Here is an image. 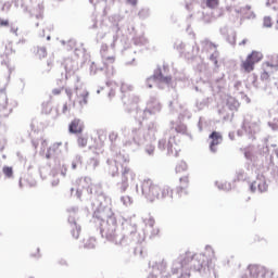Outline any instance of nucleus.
<instances>
[{"label":"nucleus","mask_w":278,"mask_h":278,"mask_svg":"<svg viewBox=\"0 0 278 278\" xmlns=\"http://www.w3.org/2000/svg\"><path fill=\"white\" fill-rule=\"evenodd\" d=\"M141 192L149 203L156 201H173V189L168 186L160 187L151 179H144L141 184Z\"/></svg>","instance_id":"1"},{"label":"nucleus","mask_w":278,"mask_h":278,"mask_svg":"<svg viewBox=\"0 0 278 278\" xmlns=\"http://www.w3.org/2000/svg\"><path fill=\"white\" fill-rule=\"evenodd\" d=\"M211 142H210V150L212 151V153H216L218 151V144H220V142H223V135H220V132L218 131H213L210 136H208Z\"/></svg>","instance_id":"2"},{"label":"nucleus","mask_w":278,"mask_h":278,"mask_svg":"<svg viewBox=\"0 0 278 278\" xmlns=\"http://www.w3.org/2000/svg\"><path fill=\"white\" fill-rule=\"evenodd\" d=\"M250 190L252 192H255V190H258V192H266L268 190V184H266V178L258 177L256 180H254L251 186Z\"/></svg>","instance_id":"3"},{"label":"nucleus","mask_w":278,"mask_h":278,"mask_svg":"<svg viewBox=\"0 0 278 278\" xmlns=\"http://www.w3.org/2000/svg\"><path fill=\"white\" fill-rule=\"evenodd\" d=\"M180 186L177 187V194L182 197L184 194H188V187L190 186V178L188 175H185L179 178Z\"/></svg>","instance_id":"4"},{"label":"nucleus","mask_w":278,"mask_h":278,"mask_svg":"<svg viewBox=\"0 0 278 278\" xmlns=\"http://www.w3.org/2000/svg\"><path fill=\"white\" fill-rule=\"evenodd\" d=\"M205 266V255L199 254L193 255V258L191 260L190 268L193 270H201Z\"/></svg>","instance_id":"5"},{"label":"nucleus","mask_w":278,"mask_h":278,"mask_svg":"<svg viewBox=\"0 0 278 278\" xmlns=\"http://www.w3.org/2000/svg\"><path fill=\"white\" fill-rule=\"evenodd\" d=\"M248 270L250 273V277L256 278V277H266V268L264 266L260 265H250L248 267Z\"/></svg>","instance_id":"6"},{"label":"nucleus","mask_w":278,"mask_h":278,"mask_svg":"<svg viewBox=\"0 0 278 278\" xmlns=\"http://www.w3.org/2000/svg\"><path fill=\"white\" fill-rule=\"evenodd\" d=\"M70 134H81L84 131V122L79 118H75L70 123Z\"/></svg>","instance_id":"7"},{"label":"nucleus","mask_w":278,"mask_h":278,"mask_svg":"<svg viewBox=\"0 0 278 278\" xmlns=\"http://www.w3.org/2000/svg\"><path fill=\"white\" fill-rule=\"evenodd\" d=\"M62 153V142H55L48 148L46 153L47 160H51V157H55V155H60Z\"/></svg>","instance_id":"8"},{"label":"nucleus","mask_w":278,"mask_h":278,"mask_svg":"<svg viewBox=\"0 0 278 278\" xmlns=\"http://www.w3.org/2000/svg\"><path fill=\"white\" fill-rule=\"evenodd\" d=\"M167 151L172 155H175V157H177V155H179V153L181 152V147L175 141V137L169 138Z\"/></svg>","instance_id":"9"},{"label":"nucleus","mask_w":278,"mask_h":278,"mask_svg":"<svg viewBox=\"0 0 278 278\" xmlns=\"http://www.w3.org/2000/svg\"><path fill=\"white\" fill-rule=\"evenodd\" d=\"M154 79L159 81L160 84H170L173 81V76H164L162 73V68H157L154 74Z\"/></svg>","instance_id":"10"},{"label":"nucleus","mask_w":278,"mask_h":278,"mask_svg":"<svg viewBox=\"0 0 278 278\" xmlns=\"http://www.w3.org/2000/svg\"><path fill=\"white\" fill-rule=\"evenodd\" d=\"M103 233L105 236V238L108 240H111L112 242H114V240H116V224L113 225H108L106 228L103 229Z\"/></svg>","instance_id":"11"},{"label":"nucleus","mask_w":278,"mask_h":278,"mask_svg":"<svg viewBox=\"0 0 278 278\" xmlns=\"http://www.w3.org/2000/svg\"><path fill=\"white\" fill-rule=\"evenodd\" d=\"M88 91L86 89H81L77 92V99L76 102L80 105V108H84V105H88Z\"/></svg>","instance_id":"12"},{"label":"nucleus","mask_w":278,"mask_h":278,"mask_svg":"<svg viewBox=\"0 0 278 278\" xmlns=\"http://www.w3.org/2000/svg\"><path fill=\"white\" fill-rule=\"evenodd\" d=\"M241 68L244 73H253V71H255V64L247 56L245 60L241 62Z\"/></svg>","instance_id":"13"},{"label":"nucleus","mask_w":278,"mask_h":278,"mask_svg":"<svg viewBox=\"0 0 278 278\" xmlns=\"http://www.w3.org/2000/svg\"><path fill=\"white\" fill-rule=\"evenodd\" d=\"M267 68H270L271 71H275L277 73L278 71V55L273 54L269 56V61L266 62Z\"/></svg>","instance_id":"14"},{"label":"nucleus","mask_w":278,"mask_h":278,"mask_svg":"<svg viewBox=\"0 0 278 278\" xmlns=\"http://www.w3.org/2000/svg\"><path fill=\"white\" fill-rule=\"evenodd\" d=\"M248 59L251 60L252 63L257 64L264 60V54L260 51H252L249 55Z\"/></svg>","instance_id":"15"},{"label":"nucleus","mask_w":278,"mask_h":278,"mask_svg":"<svg viewBox=\"0 0 278 278\" xmlns=\"http://www.w3.org/2000/svg\"><path fill=\"white\" fill-rule=\"evenodd\" d=\"M193 256L194 255H192V253H190V252H187L184 255H181L180 264H181L182 268L186 266H189V268H190V265L192 264Z\"/></svg>","instance_id":"16"},{"label":"nucleus","mask_w":278,"mask_h":278,"mask_svg":"<svg viewBox=\"0 0 278 278\" xmlns=\"http://www.w3.org/2000/svg\"><path fill=\"white\" fill-rule=\"evenodd\" d=\"M275 70H270V67H265L263 73L261 74L262 81H268L270 79L271 75H275Z\"/></svg>","instance_id":"17"},{"label":"nucleus","mask_w":278,"mask_h":278,"mask_svg":"<svg viewBox=\"0 0 278 278\" xmlns=\"http://www.w3.org/2000/svg\"><path fill=\"white\" fill-rule=\"evenodd\" d=\"M188 172V164H186V162L180 161L177 165H176V174L177 175H184V173Z\"/></svg>","instance_id":"18"},{"label":"nucleus","mask_w":278,"mask_h":278,"mask_svg":"<svg viewBox=\"0 0 278 278\" xmlns=\"http://www.w3.org/2000/svg\"><path fill=\"white\" fill-rule=\"evenodd\" d=\"M102 60H103L104 66H112V64L116 62V56L114 55L108 56V54H103Z\"/></svg>","instance_id":"19"},{"label":"nucleus","mask_w":278,"mask_h":278,"mask_svg":"<svg viewBox=\"0 0 278 278\" xmlns=\"http://www.w3.org/2000/svg\"><path fill=\"white\" fill-rule=\"evenodd\" d=\"M205 5L210 10H216L220 5V0H205Z\"/></svg>","instance_id":"20"},{"label":"nucleus","mask_w":278,"mask_h":278,"mask_svg":"<svg viewBox=\"0 0 278 278\" xmlns=\"http://www.w3.org/2000/svg\"><path fill=\"white\" fill-rule=\"evenodd\" d=\"M77 144L78 147H80L81 149L88 147V137L80 135L77 138Z\"/></svg>","instance_id":"21"},{"label":"nucleus","mask_w":278,"mask_h":278,"mask_svg":"<svg viewBox=\"0 0 278 278\" xmlns=\"http://www.w3.org/2000/svg\"><path fill=\"white\" fill-rule=\"evenodd\" d=\"M123 192L129 188V178L126 175L122 174V182L119 184Z\"/></svg>","instance_id":"22"},{"label":"nucleus","mask_w":278,"mask_h":278,"mask_svg":"<svg viewBox=\"0 0 278 278\" xmlns=\"http://www.w3.org/2000/svg\"><path fill=\"white\" fill-rule=\"evenodd\" d=\"M2 173L3 175H5V177H8L9 179L12 178L14 176V169L10 166H4L2 168Z\"/></svg>","instance_id":"23"},{"label":"nucleus","mask_w":278,"mask_h":278,"mask_svg":"<svg viewBox=\"0 0 278 278\" xmlns=\"http://www.w3.org/2000/svg\"><path fill=\"white\" fill-rule=\"evenodd\" d=\"M149 108L148 112L150 114H155V112H160L162 110V105L160 103H155L154 106L153 103H151Z\"/></svg>","instance_id":"24"},{"label":"nucleus","mask_w":278,"mask_h":278,"mask_svg":"<svg viewBox=\"0 0 278 278\" xmlns=\"http://www.w3.org/2000/svg\"><path fill=\"white\" fill-rule=\"evenodd\" d=\"M36 55L39 60H42L47 55V48H38Z\"/></svg>","instance_id":"25"},{"label":"nucleus","mask_w":278,"mask_h":278,"mask_svg":"<svg viewBox=\"0 0 278 278\" xmlns=\"http://www.w3.org/2000/svg\"><path fill=\"white\" fill-rule=\"evenodd\" d=\"M62 92H64V87L54 88V89L52 90L53 97H60V94H62Z\"/></svg>","instance_id":"26"},{"label":"nucleus","mask_w":278,"mask_h":278,"mask_svg":"<svg viewBox=\"0 0 278 278\" xmlns=\"http://www.w3.org/2000/svg\"><path fill=\"white\" fill-rule=\"evenodd\" d=\"M263 25L264 27H273V20L270 17H264Z\"/></svg>","instance_id":"27"},{"label":"nucleus","mask_w":278,"mask_h":278,"mask_svg":"<svg viewBox=\"0 0 278 278\" xmlns=\"http://www.w3.org/2000/svg\"><path fill=\"white\" fill-rule=\"evenodd\" d=\"M146 225L147 227H151V228L155 227V219L153 217L146 219Z\"/></svg>","instance_id":"28"},{"label":"nucleus","mask_w":278,"mask_h":278,"mask_svg":"<svg viewBox=\"0 0 278 278\" xmlns=\"http://www.w3.org/2000/svg\"><path fill=\"white\" fill-rule=\"evenodd\" d=\"M155 81H157V80H155V76H152V77L148 78L147 79L148 88H153V84H155Z\"/></svg>","instance_id":"29"},{"label":"nucleus","mask_w":278,"mask_h":278,"mask_svg":"<svg viewBox=\"0 0 278 278\" xmlns=\"http://www.w3.org/2000/svg\"><path fill=\"white\" fill-rule=\"evenodd\" d=\"M80 231H81V230H80L79 228H77V227L72 230V236H73V238H74L75 240H77V239L79 238Z\"/></svg>","instance_id":"30"},{"label":"nucleus","mask_w":278,"mask_h":278,"mask_svg":"<svg viewBox=\"0 0 278 278\" xmlns=\"http://www.w3.org/2000/svg\"><path fill=\"white\" fill-rule=\"evenodd\" d=\"M0 27H10V20H3L0 17Z\"/></svg>","instance_id":"31"},{"label":"nucleus","mask_w":278,"mask_h":278,"mask_svg":"<svg viewBox=\"0 0 278 278\" xmlns=\"http://www.w3.org/2000/svg\"><path fill=\"white\" fill-rule=\"evenodd\" d=\"M146 151H147L148 155H153V153H155V147L148 146Z\"/></svg>","instance_id":"32"},{"label":"nucleus","mask_w":278,"mask_h":278,"mask_svg":"<svg viewBox=\"0 0 278 278\" xmlns=\"http://www.w3.org/2000/svg\"><path fill=\"white\" fill-rule=\"evenodd\" d=\"M210 60H211L212 62H214V64H218V56H217V55L212 54V55L210 56Z\"/></svg>","instance_id":"33"},{"label":"nucleus","mask_w":278,"mask_h":278,"mask_svg":"<svg viewBox=\"0 0 278 278\" xmlns=\"http://www.w3.org/2000/svg\"><path fill=\"white\" fill-rule=\"evenodd\" d=\"M101 53H102V58L103 55H106L105 53H108V45L102 46Z\"/></svg>","instance_id":"34"},{"label":"nucleus","mask_w":278,"mask_h":278,"mask_svg":"<svg viewBox=\"0 0 278 278\" xmlns=\"http://www.w3.org/2000/svg\"><path fill=\"white\" fill-rule=\"evenodd\" d=\"M130 172H131V169L129 167H124L123 170H122V175L127 176V174L130 173Z\"/></svg>","instance_id":"35"},{"label":"nucleus","mask_w":278,"mask_h":278,"mask_svg":"<svg viewBox=\"0 0 278 278\" xmlns=\"http://www.w3.org/2000/svg\"><path fill=\"white\" fill-rule=\"evenodd\" d=\"M252 79H253V86H255V88H257V76L252 75Z\"/></svg>","instance_id":"36"},{"label":"nucleus","mask_w":278,"mask_h":278,"mask_svg":"<svg viewBox=\"0 0 278 278\" xmlns=\"http://www.w3.org/2000/svg\"><path fill=\"white\" fill-rule=\"evenodd\" d=\"M127 3H129V5H138V0H127Z\"/></svg>","instance_id":"37"},{"label":"nucleus","mask_w":278,"mask_h":278,"mask_svg":"<svg viewBox=\"0 0 278 278\" xmlns=\"http://www.w3.org/2000/svg\"><path fill=\"white\" fill-rule=\"evenodd\" d=\"M131 90L127 85H122V92H125V90Z\"/></svg>","instance_id":"38"},{"label":"nucleus","mask_w":278,"mask_h":278,"mask_svg":"<svg viewBox=\"0 0 278 278\" xmlns=\"http://www.w3.org/2000/svg\"><path fill=\"white\" fill-rule=\"evenodd\" d=\"M116 96V92H114V90H111L110 92H109V97H115Z\"/></svg>","instance_id":"39"},{"label":"nucleus","mask_w":278,"mask_h":278,"mask_svg":"<svg viewBox=\"0 0 278 278\" xmlns=\"http://www.w3.org/2000/svg\"><path fill=\"white\" fill-rule=\"evenodd\" d=\"M248 40L243 39L242 42L240 45H247Z\"/></svg>","instance_id":"40"},{"label":"nucleus","mask_w":278,"mask_h":278,"mask_svg":"<svg viewBox=\"0 0 278 278\" xmlns=\"http://www.w3.org/2000/svg\"><path fill=\"white\" fill-rule=\"evenodd\" d=\"M88 249H94V244H92L91 247H87Z\"/></svg>","instance_id":"41"},{"label":"nucleus","mask_w":278,"mask_h":278,"mask_svg":"<svg viewBox=\"0 0 278 278\" xmlns=\"http://www.w3.org/2000/svg\"><path fill=\"white\" fill-rule=\"evenodd\" d=\"M211 253L213 254L214 260H216V256H214V251H211Z\"/></svg>","instance_id":"42"}]
</instances>
